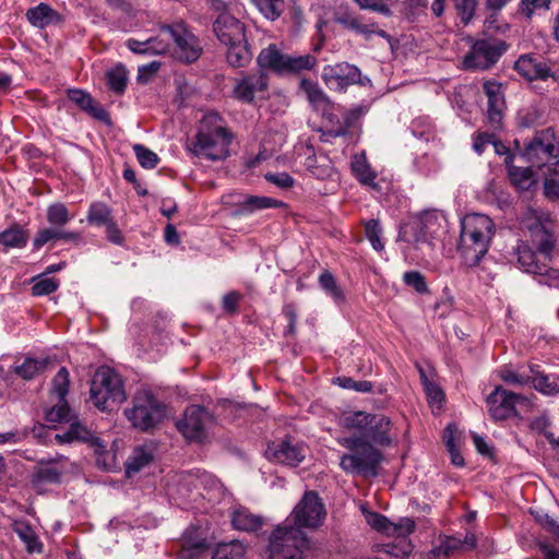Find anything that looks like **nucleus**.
<instances>
[{
  "instance_id": "31",
  "label": "nucleus",
  "mask_w": 559,
  "mask_h": 559,
  "mask_svg": "<svg viewBox=\"0 0 559 559\" xmlns=\"http://www.w3.org/2000/svg\"><path fill=\"white\" fill-rule=\"evenodd\" d=\"M531 383L534 389L545 395H557L559 393V383L539 370L538 365L530 366Z\"/></svg>"
},
{
  "instance_id": "30",
  "label": "nucleus",
  "mask_w": 559,
  "mask_h": 559,
  "mask_svg": "<svg viewBox=\"0 0 559 559\" xmlns=\"http://www.w3.org/2000/svg\"><path fill=\"white\" fill-rule=\"evenodd\" d=\"M262 524L263 519L246 508H238L231 514V525L238 531L253 532L260 528Z\"/></svg>"
},
{
  "instance_id": "9",
  "label": "nucleus",
  "mask_w": 559,
  "mask_h": 559,
  "mask_svg": "<svg viewBox=\"0 0 559 559\" xmlns=\"http://www.w3.org/2000/svg\"><path fill=\"white\" fill-rule=\"evenodd\" d=\"M295 527L318 528L326 516L325 507L316 491H306L292 512Z\"/></svg>"
},
{
  "instance_id": "26",
  "label": "nucleus",
  "mask_w": 559,
  "mask_h": 559,
  "mask_svg": "<svg viewBox=\"0 0 559 559\" xmlns=\"http://www.w3.org/2000/svg\"><path fill=\"white\" fill-rule=\"evenodd\" d=\"M69 99L78 105L82 110L86 111L93 118L107 121L109 118L108 112L100 106L96 105L92 96L81 90H70L68 93Z\"/></svg>"
},
{
  "instance_id": "35",
  "label": "nucleus",
  "mask_w": 559,
  "mask_h": 559,
  "mask_svg": "<svg viewBox=\"0 0 559 559\" xmlns=\"http://www.w3.org/2000/svg\"><path fill=\"white\" fill-rule=\"evenodd\" d=\"M13 531L25 544V548L28 552L33 554L41 551L43 545L39 542L37 534L28 523L24 521L15 522Z\"/></svg>"
},
{
  "instance_id": "53",
  "label": "nucleus",
  "mask_w": 559,
  "mask_h": 559,
  "mask_svg": "<svg viewBox=\"0 0 559 559\" xmlns=\"http://www.w3.org/2000/svg\"><path fill=\"white\" fill-rule=\"evenodd\" d=\"M499 377L503 382L518 386H523L531 383L530 374L514 371L509 367L501 368L499 370Z\"/></svg>"
},
{
  "instance_id": "11",
  "label": "nucleus",
  "mask_w": 559,
  "mask_h": 559,
  "mask_svg": "<svg viewBox=\"0 0 559 559\" xmlns=\"http://www.w3.org/2000/svg\"><path fill=\"white\" fill-rule=\"evenodd\" d=\"M523 156L538 168L557 158L559 156V144L556 142L554 131L547 129L537 134L525 145Z\"/></svg>"
},
{
  "instance_id": "54",
  "label": "nucleus",
  "mask_w": 559,
  "mask_h": 559,
  "mask_svg": "<svg viewBox=\"0 0 559 559\" xmlns=\"http://www.w3.org/2000/svg\"><path fill=\"white\" fill-rule=\"evenodd\" d=\"M404 283L419 294L429 292L425 276L418 271H408L403 275Z\"/></svg>"
},
{
  "instance_id": "6",
  "label": "nucleus",
  "mask_w": 559,
  "mask_h": 559,
  "mask_svg": "<svg viewBox=\"0 0 559 559\" xmlns=\"http://www.w3.org/2000/svg\"><path fill=\"white\" fill-rule=\"evenodd\" d=\"M124 415L134 428L147 432L164 420L166 406L151 392L141 391L134 395L132 406L124 409Z\"/></svg>"
},
{
  "instance_id": "20",
  "label": "nucleus",
  "mask_w": 559,
  "mask_h": 559,
  "mask_svg": "<svg viewBox=\"0 0 559 559\" xmlns=\"http://www.w3.org/2000/svg\"><path fill=\"white\" fill-rule=\"evenodd\" d=\"M530 231L532 245L536 248L538 255L545 261H551L557 243L555 233L540 222L534 223Z\"/></svg>"
},
{
  "instance_id": "52",
  "label": "nucleus",
  "mask_w": 559,
  "mask_h": 559,
  "mask_svg": "<svg viewBox=\"0 0 559 559\" xmlns=\"http://www.w3.org/2000/svg\"><path fill=\"white\" fill-rule=\"evenodd\" d=\"M69 371L66 367H61L52 379V392L58 399L63 400L69 392Z\"/></svg>"
},
{
  "instance_id": "1",
  "label": "nucleus",
  "mask_w": 559,
  "mask_h": 559,
  "mask_svg": "<svg viewBox=\"0 0 559 559\" xmlns=\"http://www.w3.org/2000/svg\"><path fill=\"white\" fill-rule=\"evenodd\" d=\"M495 233V224L485 214H467L461 221L459 254L467 267H475L486 255Z\"/></svg>"
},
{
  "instance_id": "8",
  "label": "nucleus",
  "mask_w": 559,
  "mask_h": 559,
  "mask_svg": "<svg viewBox=\"0 0 559 559\" xmlns=\"http://www.w3.org/2000/svg\"><path fill=\"white\" fill-rule=\"evenodd\" d=\"M506 41L498 38L477 39L463 59L465 70H487L507 51Z\"/></svg>"
},
{
  "instance_id": "47",
  "label": "nucleus",
  "mask_w": 559,
  "mask_h": 559,
  "mask_svg": "<svg viewBox=\"0 0 559 559\" xmlns=\"http://www.w3.org/2000/svg\"><path fill=\"white\" fill-rule=\"evenodd\" d=\"M107 83L111 91L122 94L127 86V70L122 64H118L106 73Z\"/></svg>"
},
{
  "instance_id": "34",
  "label": "nucleus",
  "mask_w": 559,
  "mask_h": 559,
  "mask_svg": "<svg viewBox=\"0 0 559 559\" xmlns=\"http://www.w3.org/2000/svg\"><path fill=\"white\" fill-rule=\"evenodd\" d=\"M61 469L56 467L52 462L40 463L33 472L31 481L34 487H39L44 484H58L61 478Z\"/></svg>"
},
{
  "instance_id": "43",
  "label": "nucleus",
  "mask_w": 559,
  "mask_h": 559,
  "mask_svg": "<svg viewBox=\"0 0 559 559\" xmlns=\"http://www.w3.org/2000/svg\"><path fill=\"white\" fill-rule=\"evenodd\" d=\"M443 214L438 210L424 211L420 215V225L425 235L433 236L441 228Z\"/></svg>"
},
{
  "instance_id": "24",
  "label": "nucleus",
  "mask_w": 559,
  "mask_h": 559,
  "mask_svg": "<svg viewBox=\"0 0 559 559\" xmlns=\"http://www.w3.org/2000/svg\"><path fill=\"white\" fill-rule=\"evenodd\" d=\"M53 361L49 357H25L22 362L15 361L13 372L23 380L29 381L44 373Z\"/></svg>"
},
{
  "instance_id": "45",
  "label": "nucleus",
  "mask_w": 559,
  "mask_h": 559,
  "mask_svg": "<svg viewBox=\"0 0 559 559\" xmlns=\"http://www.w3.org/2000/svg\"><path fill=\"white\" fill-rule=\"evenodd\" d=\"M307 170L317 179L326 180L334 175V167L330 160L323 158L320 163L316 157L307 158Z\"/></svg>"
},
{
  "instance_id": "21",
  "label": "nucleus",
  "mask_w": 559,
  "mask_h": 559,
  "mask_svg": "<svg viewBox=\"0 0 559 559\" xmlns=\"http://www.w3.org/2000/svg\"><path fill=\"white\" fill-rule=\"evenodd\" d=\"M56 439L60 443L72 442L75 440L90 441L92 447L95 448V453L97 454V464H100V457L104 454L105 444H103L99 438L93 437L92 432L80 423H72L67 431L56 435Z\"/></svg>"
},
{
  "instance_id": "5",
  "label": "nucleus",
  "mask_w": 559,
  "mask_h": 559,
  "mask_svg": "<svg viewBox=\"0 0 559 559\" xmlns=\"http://www.w3.org/2000/svg\"><path fill=\"white\" fill-rule=\"evenodd\" d=\"M309 549L310 540L301 530L280 525L270 536L267 552L270 559H302Z\"/></svg>"
},
{
  "instance_id": "13",
  "label": "nucleus",
  "mask_w": 559,
  "mask_h": 559,
  "mask_svg": "<svg viewBox=\"0 0 559 559\" xmlns=\"http://www.w3.org/2000/svg\"><path fill=\"white\" fill-rule=\"evenodd\" d=\"M525 401L524 395L509 391L501 385H497L486 400L488 411L495 420H503L515 416L516 404Z\"/></svg>"
},
{
  "instance_id": "40",
  "label": "nucleus",
  "mask_w": 559,
  "mask_h": 559,
  "mask_svg": "<svg viewBox=\"0 0 559 559\" xmlns=\"http://www.w3.org/2000/svg\"><path fill=\"white\" fill-rule=\"evenodd\" d=\"M212 559H246V547L239 540L219 543Z\"/></svg>"
},
{
  "instance_id": "44",
  "label": "nucleus",
  "mask_w": 559,
  "mask_h": 559,
  "mask_svg": "<svg viewBox=\"0 0 559 559\" xmlns=\"http://www.w3.org/2000/svg\"><path fill=\"white\" fill-rule=\"evenodd\" d=\"M87 222L96 226H106L112 222L111 211L105 203L95 202L90 206Z\"/></svg>"
},
{
  "instance_id": "59",
  "label": "nucleus",
  "mask_w": 559,
  "mask_h": 559,
  "mask_svg": "<svg viewBox=\"0 0 559 559\" xmlns=\"http://www.w3.org/2000/svg\"><path fill=\"white\" fill-rule=\"evenodd\" d=\"M264 178L281 189H289L295 185V179L287 173H267Z\"/></svg>"
},
{
  "instance_id": "62",
  "label": "nucleus",
  "mask_w": 559,
  "mask_h": 559,
  "mask_svg": "<svg viewBox=\"0 0 559 559\" xmlns=\"http://www.w3.org/2000/svg\"><path fill=\"white\" fill-rule=\"evenodd\" d=\"M477 0H456V8L462 15V21L468 23L474 15Z\"/></svg>"
},
{
  "instance_id": "42",
  "label": "nucleus",
  "mask_w": 559,
  "mask_h": 559,
  "mask_svg": "<svg viewBox=\"0 0 559 559\" xmlns=\"http://www.w3.org/2000/svg\"><path fill=\"white\" fill-rule=\"evenodd\" d=\"M320 287L333 298L335 302H343L345 299L342 287L330 271H324L319 276Z\"/></svg>"
},
{
  "instance_id": "4",
  "label": "nucleus",
  "mask_w": 559,
  "mask_h": 559,
  "mask_svg": "<svg viewBox=\"0 0 559 559\" xmlns=\"http://www.w3.org/2000/svg\"><path fill=\"white\" fill-rule=\"evenodd\" d=\"M91 401L103 412H110L127 400L120 376L111 368L102 366L91 381Z\"/></svg>"
},
{
  "instance_id": "27",
  "label": "nucleus",
  "mask_w": 559,
  "mask_h": 559,
  "mask_svg": "<svg viewBox=\"0 0 559 559\" xmlns=\"http://www.w3.org/2000/svg\"><path fill=\"white\" fill-rule=\"evenodd\" d=\"M513 159V155H508L504 160L510 181L516 189L527 191L535 183L533 170L531 167L514 166Z\"/></svg>"
},
{
  "instance_id": "36",
  "label": "nucleus",
  "mask_w": 559,
  "mask_h": 559,
  "mask_svg": "<svg viewBox=\"0 0 559 559\" xmlns=\"http://www.w3.org/2000/svg\"><path fill=\"white\" fill-rule=\"evenodd\" d=\"M27 240L28 233L17 224L0 233V243L5 250L10 248H24Z\"/></svg>"
},
{
  "instance_id": "48",
  "label": "nucleus",
  "mask_w": 559,
  "mask_h": 559,
  "mask_svg": "<svg viewBox=\"0 0 559 559\" xmlns=\"http://www.w3.org/2000/svg\"><path fill=\"white\" fill-rule=\"evenodd\" d=\"M46 419L51 424L68 423L72 419L71 409L66 399H58V403L46 412Z\"/></svg>"
},
{
  "instance_id": "22",
  "label": "nucleus",
  "mask_w": 559,
  "mask_h": 559,
  "mask_svg": "<svg viewBox=\"0 0 559 559\" xmlns=\"http://www.w3.org/2000/svg\"><path fill=\"white\" fill-rule=\"evenodd\" d=\"M391 427L392 423L385 415L370 414L362 438L380 445H390L392 443L390 437Z\"/></svg>"
},
{
  "instance_id": "7",
  "label": "nucleus",
  "mask_w": 559,
  "mask_h": 559,
  "mask_svg": "<svg viewBox=\"0 0 559 559\" xmlns=\"http://www.w3.org/2000/svg\"><path fill=\"white\" fill-rule=\"evenodd\" d=\"M318 60L313 55H289L282 53L275 45L261 50L258 56V63L281 75L300 74L304 71L312 70Z\"/></svg>"
},
{
  "instance_id": "32",
  "label": "nucleus",
  "mask_w": 559,
  "mask_h": 559,
  "mask_svg": "<svg viewBox=\"0 0 559 559\" xmlns=\"http://www.w3.org/2000/svg\"><path fill=\"white\" fill-rule=\"evenodd\" d=\"M226 46L228 47L226 59L231 67H246L251 61L252 52L248 47L246 38L239 40V43H231Z\"/></svg>"
},
{
  "instance_id": "3",
  "label": "nucleus",
  "mask_w": 559,
  "mask_h": 559,
  "mask_svg": "<svg viewBox=\"0 0 559 559\" xmlns=\"http://www.w3.org/2000/svg\"><path fill=\"white\" fill-rule=\"evenodd\" d=\"M337 441L350 452L340 459V466L344 472L372 477L378 475L383 455L368 440L362 437H344Z\"/></svg>"
},
{
  "instance_id": "33",
  "label": "nucleus",
  "mask_w": 559,
  "mask_h": 559,
  "mask_svg": "<svg viewBox=\"0 0 559 559\" xmlns=\"http://www.w3.org/2000/svg\"><path fill=\"white\" fill-rule=\"evenodd\" d=\"M352 171L355 178L364 186L377 188V174L371 169L366 156L355 155L352 160Z\"/></svg>"
},
{
  "instance_id": "19",
  "label": "nucleus",
  "mask_w": 559,
  "mask_h": 559,
  "mask_svg": "<svg viewBox=\"0 0 559 559\" xmlns=\"http://www.w3.org/2000/svg\"><path fill=\"white\" fill-rule=\"evenodd\" d=\"M267 75L259 70L239 79L234 87V95L241 102L251 103L257 93L264 92L267 88Z\"/></svg>"
},
{
  "instance_id": "10",
  "label": "nucleus",
  "mask_w": 559,
  "mask_h": 559,
  "mask_svg": "<svg viewBox=\"0 0 559 559\" xmlns=\"http://www.w3.org/2000/svg\"><path fill=\"white\" fill-rule=\"evenodd\" d=\"M163 34L173 39L176 45V55L181 61L190 63L200 58L202 53L200 40L185 23L163 25Z\"/></svg>"
},
{
  "instance_id": "51",
  "label": "nucleus",
  "mask_w": 559,
  "mask_h": 559,
  "mask_svg": "<svg viewBox=\"0 0 559 559\" xmlns=\"http://www.w3.org/2000/svg\"><path fill=\"white\" fill-rule=\"evenodd\" d=\"M133 152L140 165L144 168L153 169L159 162V157L157 156V154L142 144H134Z\"/></svg>"
},
{
  "instance_id": "29",
  "label": "nucleus",
  "mask_w": 559,
  "mask_h": 559,
  "mask_svg": "<svg viewBox=\"0 0 559 559\" xmlns=\"http://www.w3.org/2000/svg\"><path fill=\"white\" fill-rule=\"evenodd\" d=\"M282 206H285V203L283 201L270 197L248 195L241 202H239L238 212L241 215H247L257 211L265 209H276Z\"/></svg>"
},
{
  "instance_id": "49",
  "label": "nucleus",
  "mask_w": 559,
  "mask_h": 559,
  "mask_svg": "<svg viewBox=\"0 0 559 559\" xmlns=\"http://www.w3.org/2000/svg\"><path fill=\"white\" fill-rule=\"evenodd\" d=\"M258 10L269 20H276L284 8V0H252Z\"/></svg>"
},
{
  "instance_id": "38",
  "label": "nucleus",
  "mask_w": 559,
  "mask_h": 559,
  "mask_svg": "<svg viewBox=\"0 0 559 559\" xmlns=\"http://www.w3.org/2000/svg\"><path fill=\"white\" fill-rule=\"evenodd\" d=\"M299 87L306 94L307 99L314 108L318 109L330 103L329 97L318 83L308 79H302L299 83Z\"/></svg>"
},
{
  "instance_id": "41",
  "label": "nucleus",
  "mask_w": 559,
  "mask_h": 559,
  "mask_svg": "<svg viewBox=\"0 0 559 559\" xmlns=\"http://www.w3.org/2000/svg\"><path fill=\"white\" fill-rule=\"evenodd\" d=\"M370 414L366 412H345L340 417V425L349 430H358L365 435Z\"/></svg>"
},
{
  "instance_id": "63",
  "label": "nucleus",
  "mask_w": 559,
  "mask_h": 559,
  "mask_svg": "<svg viewBox=\"0 0 559 559\" xmlns=\"http://www.w3.org/2000/svg\"><path fill=\"white\" fill-rule=\"evenodd\" d=\"M365 518L367 523L377 531H386L389 527V520L377 512H366Z\"/></svg>"
},
{
  "instance_id": "23",
  "label": "nucleus",
  "mask_w": 559,
  "mask_h": 559,
  "mask_svg": "<svg viewBox=\"0 0 559 559\" xmlns=\"http://www.w3.org/2000/svg\"><path fill=\"white\" fill-rule=\"evenodd\" d=\"M516 72L530 81L546 80L551 76V70L546 62L530 55L521 56L514 64Z\"/></svg>"
},
{
  "instance_id": "28",
  "label": "nucleus",
  "mask_w": 559,
  "mask_h": 559,
  "mask_svg": "<svg viewBox=\"0 0 559 559\" xmlns=\"http://www.w3.org/2000/svg\"><path fill=\"white\" fill-rule=\"evenodd\" d=\"M516 255L518 263L525 272L537 274L546 271L545 260L540 257L537 258L536 252L528 245L521 242L518 246Z\"/></svg>"
},
{
  "instance_id": "60",
  "label": "nucleus",
  "mask_w": 559,
  "mask_h": 559,
  "mask_svg": "<svg viewBox=\"0 0 559 559\" xmlns=\"http://www.w3.org/2000/svg\"><path fill=\"white\" fill-rule=\"evenodd\" d=\"M169 39L171 38L163 34L162 26L160 33L156 37L148 38L151 55L165 53L169 48Z\"/></svg>"
},
{
  "instance_id": "64",
  "label": "nucleus",
  "mask_w": 559,
  "mask_h": 559,
  "mask_svg": "<svg viewBox=\"0 0 559 559\" xmlns=\"http://www.w3.org/2000/svg\"><path fill=\"white\" fill-rule=\"evenodd\" d=\"M159 68L160 63L157 61H153L151 63L139 67L136 76L138 82L146 83L150 80L151 75L156 73L159 70Z\"/></svg>"
},
{
  "instance_id": "17",
  "label": "nucleus",
  "mask_w": 559,
  "mask_h": 559,
  "mask_svg": "<svg viewBox=\"0 0 559 559\" xmlns=\"http://www.w3.org/2000/svg\"><path fill=\"white\" fill-rule=\"evenodd\" d=\"M483 88L488 98V122L493 129H500L502 126L503 111L506 108L502 85L496 81H486L483 85Z\"/></svg>"
},
{
  "instance_id": "37",
  "label": "nucleus",
  "mask_w": 559,
  "mask_h": 559,
  "mask_svg": "<svg viewBox=\"0 0 559 559\" xmlns=\"http://www.w3.org/2000/svg\"><path fill=\"white\" fill-rule=\"evenodd\" d=\"M365 109L361 106L349 109L343 118V121L337 120L336 128H330L326 134L332 138L344 136L348 133L349 129L362 117Z\"/></svg>"
},
{
  "instance_id": "14",
  "label": "nucleus",
  "mask_w": 559,
  "mask_h": 559,
  "mask_svg": "<svg viewBox=\"0 0 559 559\" xmlns=\"http://www.w3.org/2000/svg\"><path fill=\"white\" fill-rule=\"evenodd\" d=\"M360 70L348 62L328 64L322 70V80L333 91H344L349 85L360 83Z\"/></svg>"
},
{
  "instance_id": "12",
  "label": "nucleus",
  "mask_w": 559,
  "mask_h": 559,
  "mask_svg": "<svg viewBox=\"0 0 559 559\" xmlns=\"http://www.w3.org/2000/svg\"><path fill=\"white\" fill-rule=\"evenodd\" d=\"M210 419L211 415L204 407L191 405L186 408L176 427L187 440L203 442L206 438L205 427Z\"/></svg>"
},
{
  "instance_id": "25",
  "label": "nucleus",
  "mask_w": 559,
  "mask_h": 559,
  "mask_svg": "<svg viewBox=\"0 0 559 559\" xmlns=\"http://www.w3.org/2000/svg\"><path fill=\"white\" fill-rule=\"evenodd\" d=\"M26 17L33 26L38 28L57 25L62 21L61 15L46 3L29 8L26 11Z\"/></svg>"
},
{
  "instance_id": "46",
  "label": "nucleus",
  "mask_w": 559,
  "mask_h": 559,
  "mask_svg": "<svg viewBox=\"0 0 559 559\" xmlns=\"http://www.w3.org/2000/svg\"><path fill=\"white\" fill-rule=\"evenodd\" d=\"M71 221L69 211L63 203L50 204L47 209V222L50 226L62 228Z\"/></svg>"
},
{
  "instance_id": "57",
  "label": "nucleus",
  "mask_w": 559,
  "mask_h": 559,
  "mask_svg": "<svg viewBox=\"0 0 559 559\" xmlns=\"http://www.w3.org/2000/svg\"><path fill=\"white\" fill-rule=\"evenodd\" d=\"M59 282L55 278H40L32 286V293L34 296H45L57 290Z\"/></svg>"
},
{
  "instance_id": "18",
  "label": "nucleus",
  "mask_w": 559,
  "mask_h": 559,
  "mask_svg": "<svg viewBox=\"0 0 559 559\" xmlns=\"http://www.w3.org/2000/svg\"><path fill=\"white\" fill-rule=\"evenodd\" d=\"M213 31L223 45L239 43L246 38L243 24L228 12H223L216 17Z\"/></svg>"
},
{
  "instance_id": "16",
  "label": "nucleus",
  "mask_w": 559,
  "mask_h": 559,
  "mask_svg": "<svg viewBox=\"0 0 559 559\" xmlns=\"http://www.w3.org/2000/svg\"><path fill=\"white\" fill-rule=\"evenodd\" d=\"M333 21L344 28L364 35L367 39L372 34L390 40V35L378 27L376 23H364L362 19L355 15L347 7L340 5L333 13Z\"/></svg>"
},
{
  "instance_id": "56",
  "label": "nucleus",
  "mask_w": 559,
  "mask_h": 559,
  "mask_svg": "<svg viewBox=\"0 0 559 559\" xmlns=\"http://www.w3.org/2000/svg\"><path fill=\"white\" fill-rule=\"evenodd\" d=\"M59 228L53 226L39 229L33 240V247L35 250L40 249L47 242L58 239Z\"/></svg>"
},
{
  "instance_id": "39",
  "label": "nucleus",
  "mask_w": 559,
  "mask_h": 559,
  "mask_svg": "<svg viewBox=\"0 0 559 559\" xmlns=\"http://www.w3.org/2000/svg\"><path fill=\"white\" fill-rule=\"evenodd\" d=\"M153 460L152 453L143 447L135 448L126 463V474L128 477L139 473L147 466Z\"/></svg>"
},
{
  "instance_id": "50",
  "label": "nucleus",
  "mask_w": 559,
  "mask_h": 559,
  "mask_svg": "<svg viewBox=\"0 0 559 559\" xmlns=\"http://www.w3.org/2000/svg\"><path fill=\"white\" fill-rule=\"evenodd\" d=\"M365 234L374 250H383L384 245L380 238L382 228L378 219L372 218L365 223Z\"/></svg>"
},
{
  "instance_id": "15",
  "label": "nucleus",
  "mask_w": 559,
  "mask_h": 559,
  "mask_svg": "<svg viewBox=\"0 0 559 559\" xmlns=\"http://www.w3.org/2000/svg\"><path fill=\"white\" fill-rule=\"evenodd\" d=\"M307 448L289 439L273 441L265 449V457L269 461L288 465L298 466L306 457Z\"/></svg>"
},
{
  "instance_id": "2",
  "label": "nucleus",
  "mask_w": 559,
  "mask_h": 559,
  "mask_svg": "<svg viewBox=\"0 0 559 559\" xmlns=\"http://www.w3.org/2000/svg\"><path fill=\"white\" fill-rule=\"evenodd\" d=\"M233 134L227 130L223 118L215 111L205 114L188 150L195 156L210 160H221L228 156Z\"/></svg>"
},
{
  "instance_id": "55",
  "label": "nucleus",
  "mask_w": 559,
  "mask_h": 559,
  "mask_svg": "<svg viewBox=\"0 0 559 559\" xmlns=\"http://www.w3.org/2000/svg\"><path fill=\"white\" fill-rule=\"evenodd\" d=\"M421 372V380L425 386V392L427 394L428 401L430 404H436L438 407L441 406V403L444 399V394L442 390L435 383L430 382L428 378L424 374L423 370Z\"/></svg>"
},
{
  "instance_id": "61",
  "label": "nucleus",
  "mask_w": 559,
  "mask_h": 559,
  "mask_svg": "<svg viewBox=\"0 0 559 559\" xmlns=\"http://www.w3.org/2000/svg\"><path fill=\"white\" fill-rule=\"evenodd\" d=\"M550 0H521L520 11L527 17H531L536 10L549 9Z\"/></svg>"
},
{
  "instance_id": "58",
  "label": "nucleus",
  "mask_w": 559,
  "mask_h": 559,
  "mask_svg": "<svg viewBox=\"0 0 559 559\" xmlns=\"http://www.w3.org/2000/svg\"><path fill=\"white\" fill-rule=\"evenodd\" d=\"M340 386L348 390H354L356 392L368 393L371 392L373 385L370 381L361 380L356 381L353 378L344 377L337 379Z\"/></svg>"
}]
</instances>
